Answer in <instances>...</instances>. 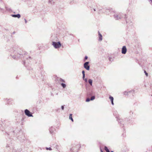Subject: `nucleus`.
Here are the masks:
<instances>
[{"instance_id": "obj_13", "label": "nucleus", "mask_w": 152, "mask_h": 152, "mask_svg": "<svg viewBox=\"0 0 152 152\" xmlns=\"http://www.w3.org/2000/svg\"><path fill=\"white\" fill-rule=\"evenodd\" d=\"M95 98V97L94 96H92L91 98H87L86 101V102H88L90 101H93L94 100Z\"/></svg>"}, {"instance_id": "obj_5", "label": "nucleus", "mask_w": 152, "mask_h": 152, "mask_svg": "<svg viewBox=\"0 0 152 152\" xmlns=\"http://www.w3.org/2000/svg\"><path fill=\"white\" fill-rule=\"evenodd\" d=\"M113 16L114 18L116 20H118L119 19L124 18L125 19L126 23H128V22L126 20L127 17H126L127 16L126 14L123 15L122 14V15L120 14H115Z\"/></svg>"}, {"instance_id": "obj_39", "label": "nucleus", "mask_w": 152, "mask_h": 152, "mask_svg": "<svg viewBox=\"0 0 152 152\" xmlns=\"http://www.w3.org/2000/svg\"><path fill=\"white\" fill-rule=\"evenodd\" d=\"M150 88L151 89H152V84H150Z\"/></svg>"}, {"instance_id": "obj_26", "label": "nucleus", "mask_w": 152, "mask_h": 152, "mask_svg": "<svg viewBox=\"0 0 152 152\" xmlns=\"http://www.w3.org/2000/svg\"><path fill=\"white\" fill-rule=\"evenodd\" d=\"M123 94H124V95H129L128 92L126 91H124L123 92Z\"/></svg>"}, {"instance_id": "obj_20", "label": "nucleus", "mask_w": 152, "mask_h": 152, "mask_svg": "<svg viewBox=\"0 0 152 152\" xmlns=\"http://www.w3.org/2000/svg\"><path fill=\"white\" fill-rule=\"evenodd\" d=\"M55 1V0H49L48 3L52 4H54Z\"/></svg>"}, {"instance_id": "obj_16", "label": "nucleus", "mask_w": 152, "mask_h": 152, "mask_svg": "<svg viewBox=\"0 0 152 152\" xmlns=\"http://www.w3.org/2000/svg\"><path fill=\"white\" fill-rule=\"evenodd\" d=\"M11 16L14 18H20L21 15L20 14H12Z\"/></svg>"}, {"instance_id": "obj_27", "label": "nucleus", "mask_w": 152, "mask_h": 152, "mask_svg": "<svg viewBox=\"0 0 152 152\" xmlns=\"http://www.w3.org/2000/svg\"><path fill=\"white\" fill-rule=\"evenodd\" d=\"M88 56H85L83 59V61H85L88 59Z\"/></svg>"}, {"instance_id": "obj_11", "label": "nucleus", "mask_w": 152, "mask_h": 152, "mask_svg": "<svg viewBox=\"0 0 152 152\" xmlns=\"http://www.w3.org/2000/svg\"><path fill=\"white\" fill-rule=\"evenodd\" d=\"M49 130L51 134L53 135L55 134V131L56 130L54 127H53V126H51Z\"/></svg>"}, {"instance_id": "obj_29", "label": "nucleus", "mask_w": 152, "mask_h": 152, "mask_svg": "<svg viewBox=\"0 0 152 152\" xmlns=\"http://www.w3.org/2000/svg\"><path fill=\"white\" fill-rule=\"evenodd\" d=\"M46 149L47 150H49L50 151H51L52 150V149L51 147H49V148L46 147Z\"/></svg>"}, {"instance_id": "obj_17", "label": "nucleus", "mask_w": 152, "mask_h": 152, "mask_svg": "<svg viewBox=\"0 0 152 152\" xmlns=\"http://www.w3.org/2000/svg\"><path fill=\"white\" fill-rule=\"evenodd\" d=\"M109 98L111 101V104H112V105H114V103L113 102V96H111L110 95L109 97Z\"/></svg>"}, {"instance_id": "obj_48", "label": "nucleus", "mask_w": 152, "mask_h": 152, "mask_svg": "<svg viewBox=\"0 0 152 152\" xmlns=\"http://www.w3.org/2000/svg\"><path fill=\"white\" fill-rule=\"evenodd\" d=\"M145 87H146V86L145 85Z\"/></svg>"}, {"instance_id": "obj_47", "label": "nucleus", "mask_w": 152, "mask_h": 152, "mask_svg": "<svg viewBox=\"0 0 152 152\" xmlns=\"http://www.w3.org/2000/svg\"><path fill=\"white\" fill-rule=\"evenodd\" d=\"M110 152H114V151H111Z\"/></svg>"}, {"instance_id": "obj_37", "label": "nucleus", "mask_w": 152, "mask_h": 152, "mask_svg": "<svg viewBox=\"0 0 152 152\" xmlns=\"http://www.w3.org/2000/svg\"><path fill=\"white\" fill-rule=\"evenodd\" d=\"M10 100V101H12V99H8L7 98H6V100Z\"/></svg>"}, {"instance_id": "obj_2", "label": "nucleus", "mask_w": 152, "mask_h": 152, "mask_svg": "<svg viewBox=\"0 0 152 152\" xmlns=\"http://www.w3.org/2000/svg\"><path fill=\"white\" fill-rule=\"evenodd\" d=\"M2 123L3 124L2 125L1 124H0V127L1 126H4L5 128V130L6 131V132L7 134L9 135H14V132H15L14 131H10L9 132H7V127L9 126L10 124L9 123V121L7 120H4V121H2ZM1 123V122H0Z\"/></svg>"}, {"instance_id": "obj_8", "label": "nucleus", "mask_w": 152, "mask_h": 152, "mask_svg": "<svg viewBox=\"0 0 152 152\" xmlns=\"http://www.w3.org/2000/svg\"><path fill=\"white\" fill-rule=\"evenodd\" d=\"M89 62H85L83 64V67L87 70H89L90 68V66L89 65Z\"/></svg>"}, {"instance_id": "obj_28", "label": "nucleus", "mask_w": 152, "mask_h": 152, "mask_svg": "<svg viewBox=\"0 0 152 152\" xmlns=\"http://www.w3.org/2000/svg\"><path fill=\"white\" fill-rule=\"evenodd\" d=\"M65 105H62L61 106V108L62 110H64V106Z\"/></svg>"}, {"instance_id": "obj_44", "label": "nucleus", "mask_w": 152, "mask_h": 152, "mask_svg": "<svg viewBox=\"0 0 152 152\" xmlns=\"http://www.w3.org/2000/svg\"><path fill=\"white\" fill-rule=\"evenodd\" d=\"M15 32L14 31L12 33V34H15Z\"/></svg>"}, {"instance_id": "obj_6", "label": "nucleus", "mask_w": 152, "mask_h": 152, "mask_svg": "<svg viewBox=\"0 0 152 152\" xmlns=\"http://www.w3.org/2000/svg\"><path fill=\"white\" fill-rule=\"evenodd\" d=\"M52 44L54 48L56 49L59 48L61 45V43L60 41L58 42L53 41Z\"/></svg>"}, {"instance_id": "obj_31", "label": "nucleus", "mask_w": 152, "mask_h": 152, "mask_svg": "<svg viewBox=\"0 0 152 152\" xmlns=\"http://www.w3.org/2000/svg\"><path fill=\"white\" fill-rule=\"evenodd\" d=\"M60 109L59 108L56 110V112H60Z\"/></svg>"}, {"instance_id": "obj_23", "label": "nucleus", "mask_w": 152, "mask_h": 152, "mask_svg": "<svg viewBox=\"0 0 152 152\" xmlns=\"http://www.w3.org/2000/svg\"><path fill=\"white\" fill-rule=\"evenodd\" d=\"M134 90H131L128 92L129 95L130 94H133V93H134Z\"/></svg>"}, {"instance_id": "obj_42", "label": "nucleus", "mask_w": 152, "mask_h": 152, "mask_svg": "<svg viewBox=\"0 0 152 152\" xmlns=\"http://www.w3.org/2000/svg\"><path fill=\"white\" fill-rule=\"evenodd\" d=\"M109 60L110 61H111V58L110 57V58H109Z\"/></svg>"}, {"instance_id": "obj_30", "label": "nucleus", "mask_w": 152, "mask_h": 152, "mask_svg": "<svg viewBox=\"0 0 152 152\" xmlns=\"http://www.w3.org/2000/svg\"><path fill=\"white\" fill-rule=\"evenodd\" d=\"M144 72L145 75L146 76V77H147L148 76V73L145 70H144Z\"/></svg>"}, {"instance_id": "obj_34", "label": "nucleus", "mask_w": 152, "mask_h": 152, "mask_svg": "<svg viewBox=\"0 0 152 152\" xmlns=\"http://www.w3.org/2000/svg\"><path fill=\"white\" fill-rule=\"evenodd\" d=\"M82 74L83 75H85V71L84 70H83L82 71Z\"/></svg>"}, {"instance_id": "obj_14", "label": "nucleus", "mask_w": 152, "mask_h": 152, "mask_svg": "<svg viewBox=\"0 0 152 152\" xmlns=\"http://www.w3.org/2000/svg\"><path fill=\"white\" fill-rule=\"evenodd\" d=\"M22 137H21L20 136H18V139L21 142H23L25 140L26 138L23 135H22Z\"/></svg>"}, {"instance_id": "obj_22", "label": "nucleus", "mask_w": 152, "mask_h": 152, "mask_svg": "<svg viewBox=\"0 0 152 152\" xmlns=\"http://www.w3.org/2000/svg\"><path fill=\"white\" fill-rule=\"evenodd\" d=\"M61 85L63 88H65L66 87V84L63 83H61Z\"/></svg>"}, {"instance_id": "obj_7", "label": "nucleus", "mask_w": 152, "mask_h": 152, "mask_svg": "<svg viewBox=\"0 0 152 152\" xmlns=\"http://www.w3.org/2000/svg\"><path fill=\"white\" fill-rule=\"evenodd\" d=\"M24 61L23 62V65L26 66H27V64L26 63L27 62L28 63H29V62L28 61V60H29V62H30V60H31V58L30 56H29L28 58H26L25 59H24Z\"/></svg>"}, {"instance_id": "obj_32", "label": "nucleus", "mask_w": 152, "mask_h": 152, "mask_svg": "<svg viewBox=\"0 0 152 152\" xmlns=\"http://www.w3.org/2000/svg\"><path fill=\"white\" fill-rule=\"evenodd\" d=\"M60 80L61 81H62V82H64V83H65V80H64L63 79H62V78H60Z\"/></svg>"}, {"instance_id": "obj_43", "label": "nucleus", "mask_w": 152, "mask_h": 152, "mask_svg": "<svg viewBox=\"0 0 152 152\" xmlns=\"http://www.w3.org/2000/svg\"><path fill=\"white\" fill-rule=\"evenodd\" d=\"M100 150H101V152H103V151H102V149H101Z\"/></svg>"}, {"instance_id": "obj_25", "label": "nucleus", "mask_w": 152, "mask_h": 152, "mask_svg": "<svg viewBox=\"0 0 152 152\" xmlns=\"http://www.w3.org/2000/svg\"><path fill=\"white\" fill-rule=\"evenodd\" d=\"M5 8L6 10H7V11H10L11 10V9L8 8L7 7V6H5Z\"/></svg>"}, {"instance_id": "obj_9", "label": "nucleus", "mask_w": 152, "mask_h": 152, "mask_svg": "<svg viewBox=\"0 0 152 152\" xmlns=\"http://www.w3.org/2000/svg\"><path fill=\"white\" fill-rule=\"evenodd\" d=\"M87 95L88 97H91L93 96H95V93L93 90H91L90 91L88 92Z\"/></svg>"}, {"instance_id": "obj_36", "label": "nucleus", "mask_w": 152, "mask_h": 152, "mask_svg": "<svg viewBox=\"0 0 152 152\" xmlns=\"http://www.w3.org/2000/svg\"><path fill=\"white\" fill-rule=\"evenodd\" d=\"M84 80L86 83H87L88 82L87 79V78H85L84 80Z\"/></svg>"}, {"instance_id": "obj_4", "label": "nucleus", "mask_w": 152, "mask_h": 152, "mask_svg": "<svg viewBox=\"0 0 152 152\" xmlns=\"http://www.w3.org/2000/svg\"><path fill=\"white\" fill-rule=\"evenodd\" d=\"M81 147L80 145L77 144H74L72 145V147L70 148V152H77Z\"/></svg>"}, {"instance_id": "obj_15", "label": "nucleus", "mask_w": 152, "mask_h": 152, "mask_svg": "<svg viewBox=\"0 0 152 152\" xmlns=\"http://www.w3.org/2000/svg\"><path fill=\"white\" fill-rule=\"evenodd\" d=\"M98 33L99 36L98 41H101L102 40V36L99 31H98Z\"/></svg>"}, {"instance_id": "obj_41", "label": "nucleus", "mask_w": 152, "mask_h": 152, "mask_svg": "<svg viewBox=\"0 0 152 152\" xmlns=\"http://www.w3.org/2000/svg\"><path fill=\"white\" fill-rule=\"evenodd\" d=\"M96 8H93V10H94V11H96Z\"/></svg>"}, {"instance_id": "obj_12", "label": "nucleus", "mask_w": 152, "mask_h": 152, "mask_svg": "<svg viewBox=\"0 0 152 152\" xmlns=\"http://www.w3.org/2000/svg\"><path fill=\"white\" fill-rule=\"evenodd\" d=\"M127 52V49L126 48V46H123L122 50H121V53L123 54H125Z\"/></svg>"}, {"instance_id": "obj_21", "label": "nucleus", "mask_w": 152, "mask_h": 152, "mask_svg": "<svg viewBox=\"0 0 152 152\" xmlns=\"http://www.w3.org/2000/svg\"><path fill=\"white\" fill-rule=\"evenodd\" d=\"M72 114H70L69 115V119L71 120L72 122H73V119L72 117Z\"/></svg>"}, {"instance_id": "obj_40", "label": "nucleus", "mask_w": 152, "mask_h": 152, "mask_svg": "<svg viewBox=\"0 0 152 152\" xmlns=\"http://www.w3.org/2000/svg\"><path fill=\"white\" fill-rule=\"evenodd\" d=\"M24 20H25V23H26L27 22V20H26V19H24Z\"/></svg>"}, {"instance_id": "obj_33", "label": "nucleus", "mask_w": 152, "mask_h": 152, "mask_svg": "<svg viewBox=\"0 0 152 152\" xmlns=\"http://www.w3.org/2000/svg\"><path fill=\"white\" fill-rule=\"evenodd\" d=\"M129 113H130V115H132L133 114V112L132 111H130Z\"/></svg>"}, {"instance_id": "obj_24", "label": "nucleus", "mask_w": 152, "mask_h": 152, "mask_svg": "<svg viewBox=\"0 0 152 152\" xmlns=\"http://www.w3.org/2000/svg\"><path fill=\"white\" fill-rule=\"evenodd\" d=\"M104 149L106 152L109 150L107 147L106 146H105L104 147Z\"/></svg>"}, {"instance_id": "obj_46", "label": "nucleus", "mask_w": 152, "mask_h": 152, "mask_svg": "<svg viewBox=\"0 0 152 152\" xmlns=\"http://www.w3.org/2000/svg\"><path fill=\"white\" fill-rule=\"evenodd\" d=\"M107 152H110V151L109 150V151H107Z\"/></svg>"}, {"instance_id": "obj_10", "label": "nucleus", "mask_w": 152, "mask_h": 152, "mask_svg": "<svg viewBox=\"0 0 152 152\" xmlns=\"http://www.w3.org/2000/svg\"><path fill=\"white\" fill-rule=\"evenodd\" d=\"M25 115L28 117H33L32 113L28 109H26L24 110Z\"/></svg>"}, {"instance_id": "obj_18", "label": "nucleus", "mask_w": 152, "mask_h": 152, "mask_svg": "<svg viewBox=\"0 0 152 152\" xmlns=\"http://www.w3.org/2000/svg\"><path fill=\"white\" fill-rule=\"evenodd\" d=\"M51 39L53 40H54V41H57V39H58V38H57V37L56 36H55L54 37L52 36L51 37Z\"/></svg>"}, {"instance_id": "obj_19", "label": "nucleus", "mask_w": 152, "mask_h": 152, "mask_svg": "<svg viewBox=\"0 0 152 152\" xmlns=\"http://www.w3.org/2000/svg\"><path fill=\"white\" fill-rule=\"evenodd\" d=\"M92 82L93 81L91 79H89L88 80V82L89 84L91 86H92Z\"/></svg>"}, {"instance_id": "obj_45", "label": "nucleus", "mask_w": 152, "mask_h": 152, "mask_svg": "<svg viewBox=\"0 0 152 152\" xmlns=\"http://www.w3.org/2000/svg\"><path fill=\"white\" fill-rule=\"evenodd\" d=\"M69 35H73V34H70Z\"/></svg>"}, {"instance_id": "obj_49", "label": "nucleus", "mask_w": 152, "mask_h": 152, "mask_svg": "<svg viewBox=\"0 0 152 152\" xmlns=\"http://www.w3.org/2000/svg\"><path fill=\"white\" fill-rule=\"evenodd\" d=\"M151 96H152V95H151Z\"/></svg>"}, {"instance_id": "obj_35", "label": "nucleus", "mask_w": 152, "mask_h": 152, "mask_svg": "<svg viewBox=\"0 0 152 152\" xmlns=\"http://www.w3.org/2000/svg\"><path fill=\"white\" fill-rule=\"evenodd\" d=\"M85 75H83V80H84L85 79Z\"/></svg>"}, {"instance_id": "obj_1", "label": "nucleus", "mask_w": 152, "mask_h": 152, "mask_svg": "<svg viewBox=\"0 0 152 152\" xmlns=\"http://www.w3.org/2000/svg\"><path fill=\"white\" fill-rule=\"evenodd\" d=\"M10 55L14 59H17L24 57V56L27 54V52H23L21 49L17 45H15L11 48L10 51Z\"/></svg>"}, {"instance_id": "obj_3", "label": "nucleus", "mask_w": 152, "mask_h": 152, "mask_svg": "<svg viewBox=\"0 0 152 152\" xmlns=\"http://www.w3.org/2000/svg\"><path fill=\"white\" fill-rule=\"evenodd\" d=\"M113 115L115 116L116 118L117 119V120L118 121V124H120V126L121 127H123L124 126V121H128V118H125V120L122 119H121L119 118L118 117V112L116 111H113Z\"/></svg>"}, {"instance_id": "obj_38", "label": "nucleus", "mask_w": 152, "mask_h": 152, "mask_svg": "<svg viewBox=\"0 0 152 152\" xmlns=\"http://www.w3.org/2000/svg\"><path fill=\"white\" fill-rule=\"evenodd\" d=\"M149 1L151 4H152V0H149Z\"/></svg>"}]
</instances>
